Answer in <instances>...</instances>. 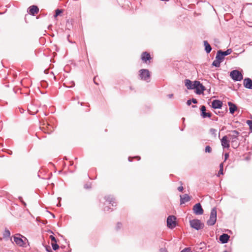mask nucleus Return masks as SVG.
Returning a JSON list of instances; mask_svg holds the SVG:
<instances>
[{"instance_id": "052dcab7", "label": "nucleus", "mask_w": 252, "mask_h": 252, "mask_svg": "<svg viewBox=\"0 0 252 252\" xmlns=\"http://www.w3.org/2000/svg\"><path fill=\"white\" fill-rule=\"evenodd\" d=\"M94 83H95V84H96V85H97V83H96V82H95V81H94Z\"/></svg>"}, {"instance_id": "2eb2a0df", "label": "nucleus", "mask_w": 252, "mask_h": 252, "mask_svg": "<svg viewBox=\"0 0 252 252\" xmlns=\"http://www.w3.org/2000/svg\"><path fill=\"white\" fill-rule=\"evenodd\" d=\"M243 84L245 88L252 89V80L249 78H246L244 80Z\"/></svg>"}, {"instance_id": "603ef678", "label": "nucleus", "mask_w": 252, "mask_h": 252, "mask_svg": "<svg viewBox=\"0 0 252 252\" xmlns=\"http://www.w3.org/2000/svg\"><path fill=\"white\" fill-rule=\"evenodd\" d=\"M51 215H52V216L53 218H54L55 217V215H54L53 214H51Z\"/></svg>"}, {"instance_id": "423d86ee", "label": "nucleus", "mask_w": 252, "mask_h": 252, "mask_svg": "<svg viewBox=\"0 0 252 252\" xmlns=\"http://www.w3.org/2000/svg\"><path fill=\"white\" fill-rule=\"evenodd\" d=\"M230 76L234 81H240L243 79V75L238 70H233L230 73Z\"/></svg>"}, {"instance_id": "473e14b6", "label": "nucleus", "mask_w": 252, "mask_h": 252, "mask_svg": "<svg viewBox=\"0 0 252 252\" xmlns=\"http://www.w3.org/2000/svg\"><path fill=\"white\" fill-rule=\"evenodd\" d=\"M62 12V11L59 9H57L56 10V13L54 15L55 17H57L58 15H59Z\"/></svg>"}, {"instance_id": "e433bc0d", "label": "nucleus", "mask_w": 252, "mask_h": 252, "mask_svg": "<svg viewBox=\"0 0 252 252\" xmlns=\"http://www.w3.org/2000/svg\"><path fill=\"white\" fill-rule=\"evenodd\" d=\"M104 211H105V212H108V211H112V210H111V208L110 207H109V206H106L103 209Z\"/></svg>"}, {"instance_id": "a19ab883", "label": "nucleus", "mask_w": 252, "mask_h": 252, "mask_svg": "<svg viewBox=\"0 0 252 252\" xmlns=\"http://www.w3.org/2000/svg\"><path fill=\"white\" fill-rule=\"evenodd\" d=\"M184 189V188L183 187V186H180V187H179L178 188V190L179 191H182Z\"/></svg>"}, {"instance_id": "f3484780", "label": "nucleus", "mask_w": 252, "mask_h": 252, "mask_svg": "<svg viewBox=\"0 0 252 252\" xmlns=\"http://www.w3.org/2000/svg\"><path fill=\"white\" fill-rule=\"evenodd\" d=\"M141 59L144 63H147L148 61H150L152 58L149 53L147 52H144L141 54Z\"/></svg>"}, {"instance_id": "8fccbe9b", "label": "nucleus", "mask_w": 252, "mask_h": 252, "mask_svg": "<svg viewBox=\"0 0 252 252\" xmlns=\"http://www.w3.org/2000/svg\"><path fill=\"white\" fill-rule=\"evenodd\" d=\"M57 206L58 207H60V206H61V203H59L58 204H57Z\"/></svg>"}, {"instance_id": "680f3d73", "label": "nucleus", "mask_w": 252, "mask_h": 252, "mask_svg": "<svg viewBox=\"0 0 252 252\" xmlns=\"http://www.w3.org/2000/svg\"><path fill=\"white\" fill-rule=\"evenodd\" d=\"M198 89H200V86H198Z\"/></svg>"}, {"instance_id": "f03ea898", "label": "nucleus", "mask_w": 252, "mask_h": 252, "mask_svg": "<svg viewBox=\"0 0 252 252\" xmlns=\"http://www.w3.org/2000/svg\"><path fill=\"white\" fill-rule=\"evenodd\" d=\"M189 224L192 228L199 230L204 227V224L198 219H193L189 220Z\"/></svg>"}, {"instance_id": "0eeeda50", "label": "nucleus", "mask_w": 252, "mask_h": 252, "mask_svg": "<svg viewBox=\"0 0 252 252\" xmlns=\"http://www.w3.org/2000/svg\"><path fill=\"white\" fill-rule=\"evenodd\" d=\"M176 217L174 216H169L167 219V226L168 228L172 229L176 225Z\"/></svg>"}, {"instance_id": "f704fd0d", "label": "nucleus", "mask_w": 252, "mask_h": 252, "mask_svg": "<svg viewBox=\"0 0 252 252\" xmlns=\"http://www.w3.org/2000/svg\"><path fill=\"white\" fill-rule=\"evenodd\" d=\"M50 238L52 241L51 243H55V242H57V240H56V239L55 238V237L53 236V235H50Z\"/></svg>"}, {"instance_id": "7c9ffc66", "label": "nucleus", "mask_w": 252, "mask_h": 252, "mask_svg": "<svg viewBox=\"0 0 252 252\" xmlns=\"http://www.w3.org/2000/svg\"><path fill=\"white\" fill-rule=\"evenodd\" d=\"M212 152V148L210 146H206L205 148V152L210 153Z\"/></svg>"}, {"instance_id": "ddd939ff", "label": "nucleus", "mask_w": 252, "mask_h": 252, "mask_svg": "<svg viewBox=\"0 0 252 252\" xmlns=\"http://www.w3.org/2000/svg\"><path fill=\"white\" fill-rule=\"evenodd\" d=\"M221 146L223 148H228L230 147L229 145V140L228 139V137L226 135H225L222 137V139L220 140Z\"/></svg>"}, {"instance_id": "49530a36", "label": "nucleus", "mask_w": 252, "mask_h": 252, "mask_svg": "<svg viewBox=\"0 0 252 252\" xmlns=\"http://www.w3.org/2000/svg\"><path fill=\"white\" fill-rule=\"evenodd\" d=\"M167 96L169 98H171L173 96V94H169L167 95Z\"/></svg>"}, {"instance_id": "b1692460", "label": "nucleus", "mask_w": 252, "mask_h": 252, "mask_svg": "<svg viewBox=\"0 0 252 252\" xmlns=\"http://www.w3.org/2000/svg\"><path fill=\"white\" fill-rule=\"evenodd\" d=\"M220 63L221 62L220 61L216 59V60L213 61L212 65L217 67H219L220 66Z\"/></svg>"}, {"instance_id": "58836bf2", "label": "nucleus", "mask_w": 252, "mask_h": 252, "mask_svg": "<svg viewBox=\"0 0 252 252\" xmlns=\"http://www.w3.org/2000/svg\"><path fill=\"white\" fill-rule=\"evenodd\" d=\"M223 169H220V170L218 173L217 176L219 177L220 175H223Z\"/></svg>"}, {"instance_id": "0e129e2a", "label": "nucleus", "mask_w": 252, "mask_h": 252, "mask_svg": "<svg viewBox=\"0 0 252 252\" xmlns=\"http://www.w3.org/2000/svg\"><path fill=\"white\" fill-rule=\"evenodd\" d=\"M11 153H12V151H10V152L9 153V154H11Z\"/></svg>"}, {"instance_id": "9b49d317", "label": "nucleus", "mask_w": 252, "mask_h": 252, "mask_svg": "<svg viewBox=\"0 0 252 252\" xmlns=\"http://www.w3.org/2000/svg\"><path fill=\"white\" fill-rule=\"evenodd\" d=\"M222 102L220 100L215 99L212 102V107L214 109H220L222 106Z\"/></svg>"}, {"instance_id": "393cba45", "label": "nucleus", "mask_w": 252, "mask_h": 252, "mask_svg": "<svg viewBox=\"0 0 252 252\" xmlns=\"http://www.w3.org/2000/svg\"><path fill=\"white\" fill-rule=\"evenodd\" d=\"M210 132L211 134V135H212L214 137H217V129L213 128H211L210 129Z\"/></svg>"}, {"instance_id": "a211bd4d", "label": "nucleus", "mask_w": 252, "mask_h": 252, "mask_svg": "<svg viewBox=\"0 0 252 252\" xmlns=\"http://www.w3.org/2000/svg\"><path fill=\"white\" fill-rule=\"evenodd\" d=\"M190 199V198L189 196L187 194H185L183 195H180V204H184L186 202L189 201Z\"/></svg>"}, {"instance_id": "864d4df0", "label": "nucleus", "mask_w": 252, "mask_h": 252, "mask_svg": "<svg viewBox=\"0 0 252 252\" xmlns=\"http://www.w3.org/2000/svg\"><path fill=\"white\" fill-rule=\"evenodd\" d=\"M80 104H81V105L83 106V102H81V103H80Z\"/></svg>"}, {"instance_id": "6e6552de", "label": "nucleus", "mask_w": 252, "mask_h": 252, "mask_svg": "<svg viewBox=\"0 0 252 252\" xmlns=\"http://www.w3.org/2000/svg\"><path fill=\"white\" fill-rule=\"evenodd\" d=\"M194 213L196 215H200L203 214V209L200 203H196L193 207Z\"/></svg>"}, {"instance_id": "4be33fe9", "label": "nucleus", "mask_w": 252, "mask_h": 252, "mask_svg": "<svg viewBox=\"0 0 252 252\" xmlns=\"http://www.w3.org/2000/svg\"><path fill=\"white\" fill-rule=\"evenodd\" d=\"M224 58V56H223V55H222V51L219 50L217 52L216 59L218 60L219 61H220V62H221L223 60Z\"/></svg>"}, {"instance_id": "a18cd8bd", "label": "nucleus", "mask_w": 252, "mask_h": 252, "mask_svg": "<svg viewBox=\"0 0 252 252\" xmlns=\"http://www.w3.org/2000/svg\"><path fill=\"white\" fill-rule=\"evenodd\" d=\"M84 188H85V189H90V188H91V185H85L84 186Z\"/></svg>"}, {"instance_id": "412c9836", "label": "nucleus", "mask_w": 252, "mask_h": 252, "mask_svg": "<svg viewBox=\"0 0 252 252\" xmlns=\"http://www.w3.org/2000/svg\"><path fill=\"white\" fill-rule=\"evenodd\" d=\"M204 45L205 47V50L207 53H209L212 50V47L209 44L207 41L204 40L203 41Z\"/></svg>"}, {"instance_id": "6e6d98bb", "label": "nucleus", "mask_w": 252, "mask_h": 252, "mask_svg": "<svg viewBox=\"0 0 252 252\" xmlns=\"http://www.w3.org/2000/svg\"><path fill=\"white\" fill-rule=\"evenodd\" d=\"M192 107H196V106H195V105H192Z\"/></svg>"}, {"instance_id": "de8ad7c7", "label": "nucleus", "mask_w": 252, "mask_h": 252, "mask_svg": "<svg viewBox=\"0 0 252 252\" xmlns=\"http://www.w3.org/2000/svg\"><path fill=\"white\" fill-rule=\"evenodd\" d=\"M223 163H221L220 164V169H223Z\"/></svg>"}, {"instance_id": "5701e85b", "label": "nucleus", "mask_w": 252, "mask_h": 252, "mask_svg": "<svg viewBox=\"0 0 252 252\" xmlns=\"http://www.w3.org/2000/svg\"><path fill=\"white\" fill-rule=\"evenodd\" d=\"M185 86L189 90H192V82L189 79L185 80Z\"/></svg>"}, {"instance_id": "a878e982", "label": "nucleus", "mask_w": 252, "mask_h": 252, "mask_svg": "<svg viewBox=\"0 0 252 252\" xmlns=\"http://www.w3.org/2000/svg\"><path fill=\"white\" fill-rule=\"evenodd\" d=\"M3 236L4 238L9 237L10 236V232L9 230L6 229L3 233Z\"/></svg>"}, {"instance_id": "39448f33", "label": "nucleus", "mask_w": 252, "mask_h": 252, "mask_svg": "<svg viewBox=\"0 0 252 252\" xmlns=\"http://www.w3.org/2000/svg\"><path fill=\"white\" fill-rule=\"evenodd\" d=\"M196 90L197 94H201L205 90V87L198 81H195L192 83V90Z\"/></svg>"}, {"instance_id": "2f4dec72", "label": "nucleus", "mask_w": 252, "mask_h": 252, "mask_svg": "<svg viewBox=\"0 0 252 252\" xmlns=\"http://www.w3.org/2000/svg\"><path fill=\"white\" fill-rule=\"evenodd\" d=\"M132 158H135L137 159L138 160H139L140 159V157L139 156H135L133 157V158L129 157L128 158V161L130 162L132 161Z\"/></svg>"}, {"instance_id": "13d9d810", "label": "nucleus", "mask_w": 252, "mask_h": 252, "mask_svg": "<svg viewBox=\"0 0 252 252\" xmlns=\"http://www.w3.org/2000/svg\"><path fill=\"white\" fill-rule=\"evenodd\" d=\"M94 83H95V84H96V85H97V83H96V82H95V81H94Z\"/></svg>"}, {"instance_id": "cd10ccee", "label": "nucleus", "mask_w": 252, "mask_h": 252, "mask_svg": "<svg viewBox=\"0 0 252 252\" xmlns=\"http://www.w3.org/2000/svg\"><path fill=\"white\" fill-rule=\"evenodd\" d=\"M231 52V49H228L225 51H222V55H223V56L224 57L230 54Z\"/></svg>"}, {"instance_id": "c9c22d12", "label": "nucleus", "mask_w": 252, "mask_h": 252, "mask_svg": "<svg viewBox=\"0 0 252 252\" xmlns=\"http://www.w3.org/2000/svg\"><path fill=\"white\" fill-rule=\"evenodd\" d=\"M190 251H191L190 248L188 247V248H186L184 249L180 252H190Z\"/></svg>"}, {"instance_id": "69168bd1", "label": "nucleus", "mask_w": 252, "mask_h": 252, "mask_svg": "<svg viewBox=\"0 0 252 252\" xmlns=\"http://www.w3.org/2000/svg\"><path fill=\"white\" fill-rule=\"evenodd\" d=\"M11 153H12V151H10V152L9 153V154H11Z\"/></svg>"}, {"instance_id": "9d476101", "label": "nucleus", "mask_w": 252, "mask_h": 252, "mask_svg": "<svg viewBox=\"0 0 252 252\" xmlns=\"http://www.w3.org/2000/svg\"><path fill=\"white\" fill-rule=\"evenodd\" d=\"M201 116L203 118H210L212 114L210 112H206V107L204 105H202L200 107Z\"/></svg>"}, {"instance_id": "79ce46f5", "label": "nucleus", "mask_w": 252, "mask_h": 252, "mask_svg": "<svg viewBox=\"0 0 252 252\" xmlns=\"http://www.w3.org/2000/svg\"><path fill=\"white\" fill-rule=\"evenodd\" d=\"M191 102H193L194 104H196L197 102V101L195 98H192V99H191Z\"/></svg>"}, {"instance_id": "1a4fd4ad", "label": "nucleus", "mask_w": 252, "mask_h": 252, "mask_svg": "<svg viewBox=\"0 0 252 252\" xmlns=\"http://www.w3.org/2000/svg\"><path fill=\"white\" fill-rule=\"evenodd\" d=\"M106 202L109 204H111L112 206H116L117 205V202L115 201V198L111 195H106L104 197Z\"/></svg>"}, {"instance_id": "338daca9", "label": "nucleus", "mask_w": 252, "mask_h": 252, "mask_svg": "<svg viewBox=\"0 0 252 252\" xmlns=\"http://www.w3.org/2000/svg\"><path fill=\"white\" fill-rule=\"evenodd\" d=\"M223 252H227L226 251H224Z\"/></svg>"}, {"instance_id": "aec40b11", "label": "nucleus", "mask_w": 252, "mask_h": 252, "mask_svg": "<svg viewBox=\"0 0 252 252\" xmlns=\"http://www.w3.org/2000/svg\"><path fill=\"white\" fill-rule=\"evenodd\" d=\"M228 105L229 107V112L231 114H234V113L237 110V107L235 104L231 102H228Z\"/></svg>"}, {"instance_id": "e2e57ef3", "label": "nucleus", "mask_w": 252, "mask_h": 252, "mask_svg": "<svg viewBox=\"0 0 252 252\" xmlns=\"http://www.w3.org/2000/svg\"><path fill=\"white\" fill-rule=\"evenodd\" d=\"M11 153H12V151H10V152L9 153V154H11Z\"/></svg>"}, {"instance_id": "5fc2aeb1", "label": "nucleus", "mask_w": 252, "mask_h": 252, "mask_svg": "<svg viewBox=\"0 0 252 252\" xmlns=\"http://www.w3.org/2000/svg\"><path fill=\"white\" fill-rule=\"evenodd\" d=\"M235 144H236V142H235V143H234L233 146H234V147H235ZM232 146L233 147V145H232Z\"/></svg>"}, {"instance_id": "20e7f679", "label": "nucleus", "mask_w": 252, "mask_h": 252, "mask_svg": "<svg viewBox=\"0 0 252 252\" xmlns=\"http://www.w3.org/2000/svg\"><path fill=\"white\" fill-rule=\"evenodd\" d=\"M139 78L141 80L149 82L150 81V73L148 69H141L139 70Z\"/></svg>"}, {"instance_id": "dca6fc26", "label": "nucleus", "mask_w": 252, "mask_h": 252, "mask_svg": "<svg viewBox=\"0 0 252 252\" xmlns=\"http://www.w3.org/2000/svg\"><path fill=\"white\" fill-rule=\"evenodd\" d=\"M229 238V235L226 233H223L220 236L219 240L222 244H225L228 242Z\"/></svg>"}, {"instance_id": "09e8293b", "label": "nucleus", "mask_w": 252, "mask_h": 252, "mask_svg": "<svg viewBox=\"0 0 252 252\" xmlns=\"http://www.w3.org/2000/svg\"><path fill=\"white\" fill-rule=\"evenodd\" d=\"M69 37V35H68V37H67V38H68V41H69L70 43H73V42H72V41H70V40L68 39Z\"/></svg>"}, {"instance_id": "c756f323", "label": "nucleus", "mask_w": 252, "mask_h": 252, "mask_svg": "<svg viewBox=\"0 0 252 252\" xmlns=\"http://www.w3.org/2000/svg\"><path fill=\"white\" fill-rule=\"evenodd\" d=\"M246 123L249 125L250 127V130L251 132H252V120H247L246 121Z\"/></svg>"}, {"instance_id": "bf43d9fd", "label": "nucleus", "mask_w": 252, "mask_h": 252, "mask_svg": "<svg viewBox=\"0 0 252 252\" xmlns=\"http://www.w3.org/2000/svg\"><path fill=\"white\" fill-rule=\"evenodd\" d=\"M94 83H95V84H96V85H97V83H96V82H95V81H94Z\"/></svg>"}, {"instance_id": "ea45409f", "label": "nucleus", "mask_w": 252, "mask_h": 252, "mask_svg": "<svg viewBox=\"0 0 252 252\" xmlns=\"http://www.w3.org/2000/svg\"><path fill=\"white\" fill-rule=\"evenodd\" d=\"M228 157H229V154L227 153H226L224 154V161H225L228 158Z\"/></svg>"}, {"instance_id": "c03bdc74", "label": "nucleus", "mask_w": 252, "mask_h": 252, "mask_svg": "<svg viewBox=\"0 0 252 252\" xmlns=\"http://www.w3.org/2000/svg\"><path fill=\"white\" fill-rule=\"evenodd\" d=\"M187 104L188 105H190L191 104V99H189L187 101Z\"/></svg>"}, {"instance_id": "37998d69", "label": "nucleus", "mask_w": 252, "mask_h": 252, "mask_svg": "<svg viewBox=\"0 0 252 252\" xmlns=\"http://www.w3.org/2000/svg\"><path fill=\"white\" fill-rule=\"evenodd\" d=\"M71 83L72 85L71 86H68L67 87L68 88H72L75 86V83L73 81H71Z\"/></svg>"}, {"instance_id": "4c0bfd02", "label": "nucleus", "mask_w": 252, "mask_h": 252, "mask_svg": "<svg viewBox=\"0 0 252 252\" xmlns=\"http://www.w3.org/2000/svg\"><path fill=\"white\" fill-rule=\"evenodd\" d=\"M45 248H46V250L48 252H52V250H51V248L50 247V246H46L45 247Z\"/></svg>"}, {"instance_id": "3c124183", "label": "nucleus", "mask_w": 252, "mask_h": 252, "mask_svg": "<svg viewBox=\"0 0 252 252\" xmlns=\"http://www.w3.org/2000/svg\"><path fill=\"white\" fill-rule=\"evenodd\" d=\"M182 120L183 122H184L185 119V118H182Z\"/></svg>"}, {"instance_id": "6ab92c4d", "label": "nucleus", "mask_w": 252, "mask_h": 252, "mask_svg": "<svg viewBox=\"0 0 252 252\" xmlns=\"http://www.w3.org/2000/svg\"><path fill=\"white\" fill-rule=\"evenodd\" d=\"M28 111L31 115H35L38 111L37 108L32 104L28 106Z\"/></svg>"}, {"instance_id": "72a5a7b5", "label": "nucleus", "mask_w": 252, "mask_h": 252, "mask_svg": "<svg viewBox=\"0 0 252 252\" xmlns=\"http://www.w3.org/2000/svg\"><path fill=\"white\" fill-rule=\"evenodd\" d=\"M19 200L20 201V202L23 204L24 206H27L26 203L23 200V198L21 196H19L18 197Z\"/></svg>"}, {"instance_id": "c85d7f7f", "label": "nucleus", "mask_w": 252, "mask_h": 252, "mask_svg": "<svg viewBox=\"0 0 252 252\" xmlns=\"http://www.w3.org/2000/svg\"><path fill=\"white\" fill-rule=\"evenodd\" d=\"M123 227V224L121 222H118L116 226V229L117 231L120 230Z\"/></svg>"}, {"instance_id": "bb28decb", "label": "nucleus", "mask_w": 252, "mask_h": 252, "mask_svg": "<svg viewBox=\"0 0 252 252\" xmlns=\"http://www.w3.org/2000/svg\"><path fill=\"white\" fill-rule=\"evenodd\" d=\"M51 245L54 251L58 250L59 248V246L57 244V242L51 243Z\"/></svg>"}, {"instance_id": "f257e3e1", "label": "nucleus", "mask_w": 252, "mask_h": 252, "mask_svg": "<svg viewBox=\"0 0 252 252\" xmlns=\"http://www.w3.org/2000/svg\"><path fill=\"white\" fill-rule=\"evenodd\" d=\"M240 133L236 130H233L231 131V133L228 135V137L230 138L231 140L232 145H234V143L236 142L235 147L233 146V148H237L239 146V143H238V136L239 135Z\"/></svg>"}, {"instance_id": "7ed1b4c3", "label": "nucleus", "mask_w": 252, "mask_h": 252, "mask_svg": "<svg viewBox=\"0 0 252 252\" xmlns=\"http://www.w3.org/2000/svg\"><path fill=\"white\" fill-rule=\"evenodd\" d=\"M217 220V209L213 208L211 211L209 219L207 221V224L208 225H214Z\"/></svg>"}, {"instance_id": "4468645a", "label": "nucleus", "mask_w": 252, "mask_h": 252, "mask_svg": "<svg viewBox=\"0 0 252 252\" xmlns=\"http://www.w3.org/2000/svg\"><path fill=\"white\" fill-rule=\"evenodd\" d=\"M28 11L31 15L34 16L39 12V8L36 5H32L29 7Z\"/></svg>"}, {"instance_id": "4d7b16f0", "label": "nucleus", "mask_w": 252, "mask_h": 252, "mask_svg": "<svg viewBox=\"0 0 252 252\" xmlns=\"http://www.w3.org/2000/svg\"><path fill=\"white\" fill-rule=\"evenodd\" d=\"M58 199H60V200H61V198H60V197H58Z\"/></svg>"}, {"instance_id": "f8f14e48", "label": "nucleus", "mask_w": 252, "mask_h": 252, "mask_svg": "<svg viewBox=\"0 0 252 252\" xmlns=\"http://www.w3.org/2000/svg\"><path fill=\"white\" fill-rule=\"evenodd\" d=\"M17 236H20V235L17 234L15 236H14L13 237L14 241L17 245L20 247L24 246L25 243L24 241L21 238L18 237Z\"/></svg>"}]
</instances>
